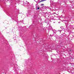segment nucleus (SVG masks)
I'll use <instances>...</instances> for the list:
<instances>
[{
  "label": "nucleus",
  "mask_w": 74,
  "mask_h": 74,
  "mask_svg": "<svg viewBox=\"0 0 74 74\" xmlns=\"http://www.w3.org/2000/svg\"><path fill=\"white\" fill-rule=\"evenodd\" d=\"M45 21V23H46L48 24V23H49V22H50V20L48 18H47V19H46Z\"/></svg>",
  "instance_id": "1"
},
{
  "label": "nucleus",
  "mask_w": 74,
  "mask_h": 74,
  "mask_svg": "<svg viewBox=\"0 0 74 74\" xmlns=\"http://www.w3.org/2000/svg\"><path fill=\"white\" fill-rule=\"evenodd\" d=\"M65 25L66 26V27L67 29H69V24L68 23H65Z\"/></svg>",
  "instance_id": "2"
},
{
  "label": "nucleus",
  "mask_w": 74,
  "mask_h": 74,
  "mask_svg": "<svg viewBox=\"0 0 74 74\" xmlns=\"http://www.w3.org/2000/svg\"><path fill=\"white\" fill-rule=\"evenodd\" d=\"M52 31H53V33H54H54H56V30L55 29H52Z\"/></svg>",
  "instance_id": "3"
},
{
  "label": "nucleus",
  "mask_w": 74,
  "mask_h": 74,
  "mask_svg": "<svg viewBox=\"0 0 74 74\" xmlns=\"http://www.w3.org/2000/svg\"><path fill=\"white\" fill-rule=\"evenodd\" d=\"M42 29V27H39L37 29L38 30H41Z\"/></svg>",
  "instance_id": "4"
},
{
  "label": "nucleus",
  "mask_w": 74,
  "mask_h": 74,
  "mask_svg": "<svg viewBox=\"0 0 74 74\" xmlns=\"http://www.w3.org/2000/svg\"><path fill=\"white\" fill-rule=\"evenodd\" d=\"M53 36L54 37H56V36H57V35L56 34V33H55L54 34L53 33Z\"/></svg>",
  "instance_id": "5"
},
{
  "label": "nucleus",
  "mask_w": 74,
  "mask_h": 74,
  "mask_svg": "<svg viewBox=\"0 0 74 74\" xmlns=\"http://www.w3.org/2000/svg\"><path fill=\"white\" fill-rule=\"evenodd\" d=\"M69 54H71V52H72V50H69Z\"/></svg>",
  "instance_id": "6"
},
{
  "label": "nucleus",
  "mask_w": 74,
  "mask_h": 74,
  "mask_svg": "<svg viewBox=\"0 0 74 74\" xmlns=\"http://www.w3.org/2000/svg\"><path fill=\"white\" fill-rule=\"evenodd\" d=\"M72 27H73V26L72 25H70L69 27V29L72 28Z\"/></svg>",
  "instance_id": "7"
},
{
  "label": "nucleus",
  "mask_w": 74,
  "mask_h": 74,
  "mask_svg": "<svg viewBox=\"0 0 74 74\" xmlns=\"http://www.w3.org/2000/svg\"><path fill=\"white\" fill-rule=\"evenodd\" d=\"M36 10H39V9H40V8L39 7H37V4H36Z\"/></svg>",
  "instance_id": "8"
},
{
  "label": "nucleus",
  "mask_w": 74,
  "mask_h": 74,
  "mask_svg": "<svg viewBox=\"0 0 74 74\" xmlns=\"http://www.w3.org/2000/svg\"><path fill=\"white\" fill-rule=\"evenodd\" d=\"M16 38H17V37L16 38V37H14L13 38V39H14V40H16Z\"/></svg>",
  "instance_id": "9"
},
{
  "label": "nucleus",
  "mask_w": 74,
  "mask_h": 74,
  "mask_svg": "<svg viewBox=\"0 0 74 74\" xmlns=\"http://www.w3.org/2000/svg\"><path fill=\"white\" fill-rule=\"evenodd\" d=\"M47 0H41L40 1V2H42V1H46Z\"/></svg>",
  "instance_id": "10"
},
{
  "label": "nucleus",
  "mask_w": 74,
  "mask_h": 74,
  "mask_svg": "<svg viewBox=\"0 0 74 74\" xmlns=\"http://www.w3.org/2000/svg\"><path fill=\"white\" fill-rule=\"evenodd\" d=\"M33 25H34V24H33V25H31V27H33Z\"/></svg>",
  "instance_id": "11"
},
{
  "label": "nucleus",
  "mask_w": 74,
  "mask_h": 74,
  "mask_svg": "<svg viewBox=\"0 0 74 74\" xmlns=\"http://www.w3.org/2000/svg\"><path fill=\"white\" fill-rule=\"evenodd\" d=\"M25 3H29V2H28L27 3V1H26V2H25Z\"/></svg>",
  "instance_id": "12"
},
{
  "label": "nucleus",
  "mask_w": 74,
  "mask_h": 74,
  "mask_svg": "<svg viewBox=\"0 0 74 74\" xmlns=\"http://www.w3.org/2000/svg\"><path fill=\"white\" fill-rule=\"evenodd\" d=\"M41 6H42V5H44V4H41Z\"/></svg>",
  "instance_id": "13"
},
{
  "label": "nucleus",
  "mask_w": 74,
  "mask_h": 74,
  "mask_svg": "<svg viewBox=\"0 0 74 74\" xmlns=\"http://www.w3.org/2000/svg\"><path fill=\"white\" fill-rule=\"evenodd\" d=\"M59 32H62V30H58Z\"/></svg>",
  "instance_id": "14"
},
{
  "label": "nucleus",
  "mask_w": 74,
  "mask_h": 74,
  "mask_svg": "<svg viewBox=\"0 0 74 74\" xmlns=\"http://www.w3.org/2000/svg\"><path fill=\"white\" fill-rule=\"evenodd\" d=\"M62 27H60V28H61V29H64V28H62Z\"/></svg>",
  "instance_id": "15"
},
{
  "label": "nucleus",
  "mask_w": 74,
  "mask_h": 74,
  "mask_svg": "<svg viewBox=\"0 0 74 74\" xmlns=\"http://www.w3.org/2000/svg\"><path fill=\"white\" fill-rule=\"evenodd\" d=\"M66 0H65V1H66Z\"/></svg>",
  "instance_id": "16"
},
{
  "label": "nucleus",
  "mask_w": 74,
  "mask_h": 74,
  "mask_svg": "<svg viewBox=\"0 0 74 74\" xmlns=\"http://www.w3.org/2000/svg\"><path fill=\"white\" fill-rule=\"evenodd\" d=\"M36 3H37V1H36Z\"/></svg>",
  "instance_id": "17"
},
{
  "label": "nucleus",
  "mask_w": 74,
  "mask_h": 74,
  "mask_svg": "<svg viewBox=\"0 0 74 74\" xmlns=\"http://www.w3.org/2000/svg\"><path fill=\"white\" fill-rule=\"evenodd\" d=\"M58 23H60V22H59Z\"/></svg>",
  "instance_id": "18"
},
{
  "label": "nucleus",
  "mask_w": 74,
  "mask_h": 74,
  "mask_svg": "<svg viewBox=\"0 0 74 74\" xmlns=\"http://www.w3.org/2000/svg\"><path fill=\"white\" fill-rule=\"evenodd\" d=\"M16 40H17V39H16Z\"/></svg>",
  "instance_id": "19"
},
{
  "label": "nucleus",
  "mask_w": 74,
  "mask_h": 74,
  "mask_svg": "<svg viewBox=\"0 0 74 74\" xmlns=\"http://www.w3.org/2000/svg\"><path fill=\"white\" fill-rule=\"evenodd\" d=\"M54 23H55V22H54Z\"/></svg>",
  "instance_id": "20"
}]
</instances>
